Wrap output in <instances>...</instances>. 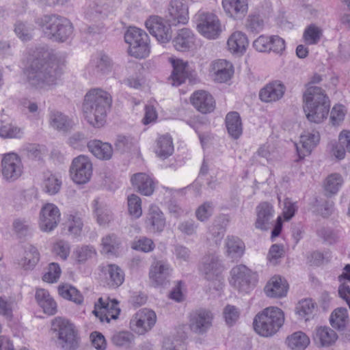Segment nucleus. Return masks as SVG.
<instances>
[{
	"label": "nucleus",
	"mask_w": 350,
	"mask_h": 350,
	"mask_svg": "<svg viewBox=\"0 0 350 350\" xmlns=\"http://www.w3.org/2000/svg\"><path fill=\"white\" fill-rule=\"evenodd\" d=\"M28 84L37 89L47 90L56 85L62 68L53 55L42 49L24 70Z\"/></svg>",
	"instance_id": "nucleus-1"
},
{
	"label": "nucleus",
	"mask_w": 350,
	"mask_h": 350,
	"mask_svg": "<svg viewBox=\"0 0 350 350\" xmlns=\"http://www.w3.org/2000/svg\"><path fill=\"white\" fill-rule=\"evenodd\" d=\"M111 102V97L106 91L100 88L89 90L85 95L82 106L85 120L94 127L103 126Z\"/></svg>",
	"instance_id": "nucleus-2"
},
{
	"label": "nucleus",
	"mask_w": 350,
	"mask_h": 350,
	"mask_svg": "<svg viewBox=\"0 0 350 350\" xmlns=\"http://www.w3.org/2000/svg\"><path fill=\"white\" fill-rule=\"evenodd\" d=\"M303 99L304 111L310 122L321 123L327 117L330 108L329 100L321 88H308Z\"/></svg>",
	"instance_id": "nucleus-3"
},
{
	"label": "nucleus",
	"mask_w": 350,
	"mask_h": 350,
	"mask_svg": "<svg viewBox=\"0 0 350 350\" xmlns=\"http://www.w3.org/2000/svg\"><path fill=\"white\" fill-rule=\"evenodd\" d=\"M284 322L283 311L277 307H269L256 315L253 325L258 334L269 337L279 331Z\"/></svg>",
	"instance_id": "nucleus-4"
},
{
	"label": "nucleus",
	"mask_w": 350,
	"mask_h": 350,
	"mask_svg": "<svg viewBox=\"0 0 350 350\" xmlns=\"http://www.w3.org/2000/svg\"><path fill=\"white\" fill-rule=\"evenodd\" d=\"M39 23L45 36L54 41L64 42L73 33V26L70 21L59 15H44L40 19Z\"/></svg>",
	"instance_id": "nucleus-5"
},
{
	"label": "nucleus",
	"mask_w": 350,
	"mask_h": 350,
	"mask_svg": "<svg viewBox=\"0 0 350 350\" xmlns=\"http://www.w3.org/2000/svg\"><path fill=\"white\" fill-rule=\"evenodd\" d=\"M124 41L129 45V54L137 59L147 57L150 53V39L147 33L139 28L130 27L124 33Z\"/></svg>",
	"instance_id": "nucleus-6"
},
{
	"label": "nucleus",
	"mask_w": 350,
	"mask_h": 350,
	"mask_svg": "<svg viewBox=\"0 0 350 350\" xmlns=\"http://www.w3.org/2000/svg\"><path fill=\"white\" fill-rule=\"evenodd\" d=\"M51 330L57 337L62 347L66 350H75L79 342L74 325L67 319L56 317L51 323Z\"/></svg>",
	"instance_id": "nucleus-7"
},
{
	"label": "nucleus",
	"mask_w": 350,
	"mask_h": 350,
	"mask_svg": "<svg viewBox=\"0 0 350 350\" xmlns=\"http://www.w3.org/2000/svg\"><path fill=\"white\" fill-rule=\"evenodd\" d=\"M157 321L156 313L148 308L139 310L130 321V328L138 334H144L150 331Z\"/></svg>",
	"instance_id": "nucleus-8"
},
{
	"label": "nucleus",
	"mask_w": 350,
	"mask_h": 350,
	"mask_svg": "<svg viewBox=\"0 0 350 350\" xmlns=\"http://www.w3.org/2000/svg\"><path fill=\"white\" fill-rule=\"evenodd\" d=\"M70 176L77 184L88 183L92 175V164L85 155H79L72 160L70 167Z\"/></svg>",
	"instance_id": "nucleus-9"
},
{
	"label": "nucleus",
	"mask_w": 350,
	"mask_h": 350,
	"mask_svg": "<svg viewBox=\"0 0 350 350\" xmlns=\"http://www.w3.org/2000/svg\"><path fill=\"white\" fill-rule=\"evenodd\" d=\"M197 29L203 36L208 39H215L221 31L217 16L210 12L199 14Z\"/></svg>",
	"instance_id": "nucleus-10"
},
{
	"label": "nucleus",
	"mask_w": 350,
	"mask_h": 350,
	"mask_svg": "<svg viewBox=\"0 0 350 350\" xmlns=\"http://www.w3.org/2000/svg\"><path fill=\"white\" fill-rule=\"evenodd\" d=\"M60 219L59 208L54 204L47 203L40 210L39 226L42 231L49 232L57 226Z\"/></svg>",
	"instance_id": "nucleus-11"
},
{
	"label": "nucleus",
	"mask_w": 350,
	"mask_h": 350,
	"mask_svg": "<svg viewBox=\"0 0 350 350\" xmlns=\"http://www.w3.org/2000/svg\"><path fill=\"white\" fill-rule=\"evenodd\" d=\"M213 313L206 309L200 308L189 314V326L190 329L198 334H203L211 327Z\"/></svg>",
	"instance_id": "nucleus-12"
},
{
	"label": "nucleus",
	"mask_w": 350,
	"mask_h": 350,
	"mask_svg": "<svg viewBox=\"0 0 350 350\" xmlns=\"http://www.w3.org/2000/svg\"><path fill=\"white\" fill-rule=\"evenodd\" d=\"M230 273V283L239 291L248 293L252 288V271L245 265L235 266L232 269Z\"/></svg>",
	"instance_id": "nucleus-13"
},
{
	"label": "nucleus",
	"mask_w": 350,
	"mask_h": 350,
	"mask_svg": "<svg viewBox=\"0 0 350 350\" xmlns=\"http://www.w3.org/2000/svg\"><path fill=\"white\" fill-rule=\"evenodd\" d=\"M172 269L167 260H155L149 269V278L154 286H164L170 281Z\"/></svg>",
	"instance_id": "nucleus-14"
},
{
	"label": "nucleus",
	"mask_w": 350,
	"mask_h": 350,
	"mask_svg": "<svg viewBox=\"0 0 350 350\" xmlns=\"http://www.w3.org/2000/svg\"><path fill=\"white\" fill-rule=\"evenodd\" d=\"M150 34L161 42L166 43L172 38L170 25H167L163 19L158 16H152L145 23Z\"/></svg>",
	"instance_id": "nucleus-15"
},
{
	"label": "nucleus",
	"mask_w": 350,
	"mask_h": 350,
	"mask_svg": "<svg viewBox=\"0 0 350 350\" xmlns=\"http://www.w3.org/2000/svg\"><path fill=\"white\" fill-rule=\"evenodd\" d=\"M2 175L5 179L14 181L23 173V166L20 157L14 153L5 154L2 161Z\"/></svg>",
	"instance_id": "nucleus-16"
},
{
	"label": "nucleus",
	"mask_w": 350,
	"mask_h": 350,
	"mask_svg": "<svg viewBox=\"0 0 350 350\" xmlns=\"http://www.w3.org/2000/svg\"><path fill=\"white\" fill-rule=\"evenodd\" d=\"M166 18L172 25L186 24L189 20V8L186 2L184 0H171Z\"/></svg>",
	"instance_id": "nucleus-17"
},
{
	"label": "nucleus",
	"mask_w": 350,
	"mask_h": 350,
	"mask_svg": "<svg viewBox=\"0 0 350 350\" xmlns=\"http://www.w3.org/2000/svg\"><path fill=\"white\" fill-rule=\"evenodd\" d=\"M166 224L165 217L159 206L151 205L148 211L145 227L150 232L161 233L163 231Z\"/></svg>",
	"instance_id": "nucleus-18"
},
{
	"label": "nucleus",
	"mask_w": 350,
	"mask_h": 350,
	"mask_svg": "<svg viewBox=\"0 0 350 350\" xmlns=\"http://www.w3.org/2000/svg\"><path fill=\"white\" fill-rule=\"evenodd\" d=\"M190 99L193 107L202 113H211L215 108V102L213 97L204 90H198L193 92Z\"/></svg>",
	"instance_id": "nucleus-19"
},
{
	"label": "nucleus",
	"mask_w": 350,
	"mask_h": 350,
	"mask_svg": "<svg viewBox=\"0 0 350 350\" xmlns=\"http://www.w3.org/2000/svg\"><path fill=\"white\" fill-rule=\"evenodd\" d=\"M286 88L281 81H273L260 90L259 98L265 103L275 102L283 97Z\"/></svg>",
	"instance_id": "nucleus-20"
},
{
	"label": "nucleus",
	"mask_w": 350,
	"mask_h": 350,
	"mask_svg": "<svg viewBox=\"0 0 350 350\" xmlns=\"http://www.w3.org/2000/svg\"><path fill=\"white\" fill-rule=\"evenodd\" d=\"M256 220L255 227L261 230L269 229L274 216L273 206L269 202H264L259 204L256 208Z\"/></svg>",
	"instance_id": "nucleus-21"
},
{
	"label": "nucleus",
	"mask_w": 350,
	"mask_h": 350,
	"mask_svg": "<svg viewBox=\"0 0 350 350\" xmlns=\"http://www.w3.org/2000/svg\"><path fill=\"white\" fill-rule=\"evenodd\" d=\"M320 141L319 133L317 131H304L300 136L299 144L297 146V151L300 159L304 158L310 154L314 148L317 146Z\"/></svg>",
	"instance_id": "nucleus-22"
},
{
	"label": "nucleus",
	"mask_w": 350,
	"mask_h": 350,
	"mask_svg": "<svg viewBox=\"0 0 350 350\" xmlns=\"http://www.w3.org/2000/svg\"><path fill=\"white\" fill-rule=\"evenodd\" d=\"M249 0H222V6L228 17L241 20L248 12Z\"/></svg>",
	"instance_id": "nucleus-23"
},
{
	"label": "nucleus",
	"mask_w": 350,
	"mask_h": 350,
	"mask_svg": "<svg viewBox=\"0 0 350 350\" xmlns=\"http://www.w3.org/2000/svg\"><path fill=\"white\" fill-rule=\"evenodd\" d=\"M173 70L168 81L173 86H179L188 77V64L180 59L170 58Z\"/></svg>",
	"instance_id": "nucleus-24"
},
{
	"label": "nucleus",
	"mask_w": 350,
	"mask_h": 350,
	"mask_svg": "<svg viewBox=\"0 0 350 350\" xmlns=\"http://www.w3.org/2000/svg\"><path fill=\"white\" fill-rule=\"evenodd\" d=\"M200 270L207 280H212L219 276L224 267L217 256L209 255L203 258Z\"/></svg>",
	"instance_id": "nucleus-25"
},
{
	"label": "nucleus",
	"mask_w": 350,
	"mask_h": 350,
	"mask_svg": "<svg viewBox=\"0 0 350 350\" xmlns=\"http://www.w3.org/2000/svg\"><path fill=\"white\" fill-rule=\"evenodd\" d=\"M195 40L193 33L189 29L183 28L177 31L172 43L177 51H187L193 46Z\"/></svg>",
	"instance_id": "nucleus-26"
},
{
	"label": "nucleus",
	"mask_w": 350,
	"mask_h": 350,
	"mask_svg": "<svg viewBox=\"0 0 350 350\" xmlns=\"http://www.w3.org/2000/svg\"><path fill=\"white\" fill-rule=\"evenodd\" d=\"M98 310L100 313H105L108 322L110 319H117L120 312L116 300H109V298L104 299L103 297H100L98 302L95 304L94 312L96 316H98Z\"/></svg>",
	"instance_id": "nucleus-27"
},
{
	"label": "nucleus",
	"mask_w": 350,
	"mask_h": 350,
	"mask_svg": "<svg viewBox=\"0 0 350 350\" xmlns=\"http://www.w3.org/2000/svg\"><path fill=\"white\" fill-rule=\"evenodd\" d=\"M226 255L232 260L240 259L245 250L244 243L237 237L228 236L225 241Z\"/></svg>",
	"instance_id": "nucleus-28"
},
{
	"label": "nucleus",
	"mask_w": 350,
	"mask_h": 350,
	"mask_svg": "<svg viewBox=\"0 0 350 350\" xmlns=\"http://www.w3.org/2000/svg\"><path fill=\"white\" fill-rule=\"evenodd\" d=\"M212 70L215 81L219 83H224L229 80L234 72L232 64L224 59H219L213 62Z\"/></svg>",
	"instance_id": "nucleus-29"
},
{
	"label": "nucleus",
	"mask_w": 350,
	"mask_h": 350,
	"mask_svg": "<svg viewBox=\"0 0 350 350\" xmlns=\"http://www.w3.org/2000/svg\"><path fill=\"white\" fill-rule=\"evenodd\" d=\"M288 291V284L280 276L273 277L265 287V292L268 297H282Z\"/></svg>",
	"instance_id": "nucleus-30"
},
{
	"label": "nucleus",
	"mask_w": 350,
	"mask_h": 350,
	"mask_svg": "<svg viewBox=\"0 0 350 350\" xmlns=\"http://www.w3.org/2000/svg\"><path fill=\"white\" fill-rule=\"evenodd\" d=\"M313 339L321 347H329L335 343L338 339V335L329 327L320 326L315 329Z\"/></svg>",
	"instance_id": "nucleus-31"
},
{
	"label": "nucleus",
	"mask_w": 350,
	"mask_h": 350,
	"mask_svg": "<svg viewBox=\"0 0 350 350\" xmlns=\"http://www.w3.org/2000/svg\"><path fill=\"white\" fill-rule=\"evenodd\" d=\"M131 183L138 191L144 196H150L154 191L152 180L144 173H137L131 178Z\"/></svg>",
	"instance_id": "nucleus-32"
},
{
	"label": "nucleus",
	"mask_w": 350,
	"mask_h": 350,
	"mask_svg": "<svg viewBox=\"0 0 350 350\" xmlns=\"http://www.w3.org/2000/svg\"><path fill=\"white\" fill-rule=\"evenodd\" d=\"M36 299L45 314L53 315L57 312V304L49 291L38 289L36 292Z\"/></svg>",
	"instance_id": "nucleus-33"
},
{
	"label": "nucleus",
	"mask_w": 350,
	"mask_h": 350,
	"mask_svg": "<svg viewBox=\"0 0 350 350\" xmlns=\"http://www.w3.org/2000/svg\"><path fill=\"white\" fill-rule=\"evenodd\" d=\"M122 241L120 237L114 233L104 236L101 239V253L116 256L120 251Z\"/></svg>",
	"instance_id": "nucleus-34"
},
{
	"label": "nucleus",
	"mask_w": 350,
	"mask_h": 350,
	"mask_svg": "<svg viewBox=\"0 0 350 350\" xmlns=\"http://www.w3.org/2000/svg\"><path fill=\"white\" fill-rule=\"evenodd\" d=\"M226 126L228 134L234 139L240 137L243 126L239 114L237 111L229 112L226 116Z\"/></svg>",
	"instance_id": "nucleus-35"
},
{
	"label": "nucleus",
	"mask_w": 350,
	"mask_h": 350,
	"mask_svg": "<svg viewBox=\"0 0 350 350\" xmlns=\"http://www.w3.org/2000/svg\"><path fill=\"white\" fill-rule=\"evenodd\" d=\"M227 45L231 52L243 54L248 46V40L243 32L235 31L229 37Z\"/></svg>",
	"instance_id": "nucleus-36"
},
{
	"label": "nucleus",
	"mask_w": 350,
	"mask_h": 350,
	"mask_svg": "<svg viewBox=\"0 0 350 350\" xmlns=\"http://www.w3.org/2000/svg\"><path fill=\"white\" fill-rule=\"evenodd\" d=\"M89 150L98 159H109L113 154V148L110 144L103 143L100 140H92L88 144Z\"/></svg>",
	"instance_id": "nucleus-37"
},
{
	"label": "nucleus",
	"mask_w": 350,
	"mask_h": 350,
	"mask_svg": "<svg viewBox=\"0 0 350 350\" xmlns=\"http://www.w3.org/2000/svg\"><path fill=\"white\" fill-rule=\"evenodd\" d=\"M310 342L309 337L301 331L293 333L286 339V344L291 350H305Z\"/></svg>",
	"instance_id": "nucleus-38"
},
{
	"label": "nucleus",
	"mask_w": 350,
	"mask_h": 350,
	"mask_svg": "<svg viewBox=\"0 0 350 350\" xmlns=\"http://www.w3.org/2000/svg\"><path fill=\"white\" fill-rule=\"evenodd\" d=\"M174 146L172 138L168 134L161 135L157 140L155 153L162 159H166L172 154Z\"/></svg>",
	"instance_id": "nucleus-39"
},
{
	"label": "nucleus",
	"mask_w": 350,
	"mask_h": 350,
	"mask_svg": "<svg viewBox=\"0 0 350 350\" xmlns=\"http://www.w3.org/2000/svg\"><path fill=\"white\" fill-rule=\"evenodd\" d=\"M349 320L347 308L342 307L336 308L329 317V322L332 327L339 331H342L346 328Z\"/></svg>",
	"instance_id": "nucleus-40"
},
{
	"label": "nucleus",
	"mask_w": 350,
	"mask_h": 350,
	"mask_svg": "<svg viewBox=\"0 0 350 350\" xmlns=\"http://www.w3.org/2000/svg\"><path fill=\"white\" fill-rule=\"evenodd\" d=\"M49 124L53 129L66 131L72 127V122L62 112L53 110L49 113Z\"/></svg>",
	"instance_id": "nucleus-41"
},
{
	"label": "nucleus",
	"mask_w": 350,
	"mask_h": 350,
	"mask_svg": "<svg viewBox=\"0 0 350 350\" xmlns=\"http://www.w3.org/2000/svg\"><path fill=\"white\" fill-rule=\"evenodd\" d=\"M94 213L100 226H107L113 219V214L109 206L98 200L94 201Z\"/></svg>",
	"instance_id": "nucleus-42"
},
{
	"label": "nucleus",
	"mask_w": 350,
	"mask_h": 350,
	"mask_svg": "<svg viewBox=\"0 0 350 350\" xmlns=\"http://www.w3.org/2000/svg\"><path fill=\"white\" fill-rule=\"evenodd\" d=\"M40 260V253L37 248L33 245L26 247L25 256L20 261V265L25 270H31L34 268Z\"/></svg>",
	"instance_id": "nucleus-43"
},
{
	"label": "nucleus",
	"mask_w": 350,
	"mask_h": 350,
	"mask_svg": "<svg viewBox=\"0 0 350 350\" xmlns=\"http://www.w3.org/2000/svg\"><path fill=\"white\" fill-rule=\"evenodd\" d=\"M316 307V304L311 299H304L297 304L295 312L300 319L307 321L313 317Z\"/></svg>",
	"instance_id": "nucleus-44"
},
{
	"label": "nucleus",
	"mask_w": 350,
	"mask_h": 350,
	"mask_svg": "<svg viewBox=\"0 0 350 350\" xmlns=\"http://www.w3.org/2000/svg\"><path fill=\"white\" fill-rule=\"evenodd\" d=\"M109 285L117 288L120 286L124 280V273L122 269L116 265H109L107 268Z\"/></svg>",
	"instance_id": "nucleus-45"
},
{
	"label": "nucleus",
	"mask_w": 350,
	"mask_h": 350,
	"mask_svg": "<svg viewBox=\"0 0 350 350\" xmlns=\"http://www.w3.org/2000/svg\"><path fill=\"white\" fill-rule=\"evenodd\" d=\"M61 177L57 174L47 173L45 174L44 180V191L50 195L57 193L62 187Z\"/></svg>",
	"instance_id": "nucleus-46"
},
{
	"label": "nucleus",
	"mask_w": 350,
	"mask_h": 350,
	"mask_svg": "<svg viewBox=\"0 0 350 350\" xmlns=\"http://www.w3.org/2000/svg\"><path fill=\"white\" fill-rule=\"evenodd\" d=\"M245 26L248 31L258 33L263 29L265 23L259 14H250L246 18Z\"/></svg>",
	"instance_id": "nucleus-47"
},
{
	"label": "nucleus",
	"mask_w": 350,
	"mask_h": 350,
	"mask_svg": "<svg viewBox=\"0 0 350 350\" xmlns=\"http://www.w3.org/2000/svg\"><path fill=\"white\" fill-rule=\"evenodd\" d=\"M59 294L64 299L72 301L77 304L83 302V297L80 292L74 286H62L58 288Z\"/></svg>",
	"instance_id": "nucleus-48"
},
{
	"label": "nucleus",
	"mask_w": 350,
	"mask_h": 350,
	"mask_svg": "<svg viewBox=\"0 0 350 350\" xmlns=\"http://www.w3.org/2000/svg\"><path fill=\"white\" fill-rule=\"evenodd\" d=\"M66 226L69 232L75 236L79 235L83 226L80 215L77 213H71L68 215Z\"/></svg>",
	"instance_id": "nucleus-49"
},
{
	"label": "nucleus",
	"mask_w": 350,
	"mask_h": 350,
	"mask_svg": "<svg viewBox=\"0 0 350 350\" xmlns=\"http://www.w3.org/2000/svg\"><path fill=\"white\" fill-rule=\"evenodd\" d=\"M343 179L339 174H332L329 175L324 183V187L326 192L329 194H336L342 187Z\"/></svg>",
	"instance_id": "nucleus-50"
},
{
	"label": "nucleus",
	"mask_w": 350,
	"mask_h": 350,
	"mask_svg": "<svg viewBox=\"0 0 350 350\" xmlns=\"http://www.w3.org/2000/svg\"><path fill=\"white\" fill-rule=\"evenodd\" d=\"M322 35L323 32L321 29L312 24L304 30L303 38L307 44L313 45L319 42Z\"/></svg>",
	"instance_id": "nucleus-51"
},
{
	"label": "nucleus",
	"mask_w": 350,
	"mask_h": 350,
	"mask_svg": "<svg viewBox=\"0 0 350 350\" xmlns=\"http://www.w3.org/2000/svg\"><path fill=\"white\" fill-rule=\"evenodd\" d=\"M92 67L98 74H107L111 71V62L106 55H100L92 63Z\"/></svg>",
	"instance_id": "nucleus-52"
},
{
	"label": "nucleus",
	"mask_w": 350,
	"mask_h": 350,
	"mask_svg": "<svg viewBox=\"0 0 350 350\" xmlns=\"http://www.w3.org/2000/svg\"><path fill=\"white\" fill-rule=\"evenodd\" d=\"M96 254V252L94 247L83 245L75 249L73 256L79 263H83L92 258Z\"/></svg>",
	"instance_id": "nucleus-53"
},
{
	"label": "nucleus",
	"mask_w": 350,
	"mask_h": 350,
	"mask_svg": "<svg viewBox=\"0 0 350 350\" xmlns=\"http://www.w3.org/2000/svg\"><path fill=\"white\" fill-rule=\"evenodd\" d=\"M128 209L129 214L134 218H139L142 215V200L135 194L128 196Z\"/></svg>",
	"instance_id": "nucleus-54"
},
{
	"label": "nucleus",
	"mask_w": 350,
	"mask_h": 350,
	"mask_svg": "<svg viewBox=\"0 0 350 350\" xmlns=\"http://www.w3.org/2000/svg\"><path fill=\"white\" fill-rule=\"evenodd\" d=\"M241 315V310L235 306L226 305L223 310V316L225 322L229 326H232L239 320Z\"/></svg>",
	"instance_id": "nucleus-55"
},
{
	"label": "nucleus",
	"mask_w": 350,
	"mask_h": 350,
	"mask_svg": "<svg viewBox=\"0 0 350 350\" xmlns=\"http://www.w3.org/2000/svg\"><path fill=\"white\" fill-rule=\"evenodd\" d=\"M155 245L151 239L146 237H142L135 239L131 243V248L134 250L143 252H150L154 250Z\"/></svg>",
	"instance_id": "nucleus-56"
},
{
	"label": "nucleus",
	"mask_w": 350,
	"mask_h": 350,
	"mask_svg": "<svg viewBox=\"0 0 350 350\" xmlns=\"http://www.w3.org/2000/svg\"><path fill=\"white\" fill-rule=\"evenodd\" d=\"M31 26L21 22L18 21L15 24L14 31L18 37L23 41L29 40L32 38Z\"/></svg>",
	"instance_id": "nucleus-57"
},
{
	"label": "nucleus",
	"mask_w": 350,
	"mask_h": 350,
	"mask_svg": "<svg viewBox=\"0 0 350 350\" xmlns=\"http://www.w3.org/2000/svg\"><path fill=\"white\" fill-rule=\"evenodd\" d=\"M61 269L57 263L49 264L47 272L43 275V280L49 283H54L57 281L61 275Z\"/></svg>",
	"instance_id": "nucleus-58"
},
{
	"label": "nucleus",
	"mask_w": 350,
	"mask_h": 350,
	"mask_svg": "<svg viewBox=\"0 0 350 350\" xmlns=\"http://www.w3.org/2000/svg\"><path fill=\"white\" fill-rule=\"evenodd\" d=\"M133 336L129 332H117L111 336L112 342L119 347L129 345L133 340Z\"/></svg>",
	"instance_id": "nucleus-59"
},
{
	"label": "nucleus",
	"mask_w": 350,
	"mask_h": 350,
	"mask_svg": "<svg viewBox=\"0 0 350 350\" xmlns=\"http://www.w3.org/2000/svg\"><path fill=\"white\" fill-rule=\"evenodd\" d=\"M213 213V203L211 202H206L197 208L196 215L198 220L204 221L212 215Z\"/></svg>",
	"instance_id": "nucleus-60"
},
{
	"label": "nucleus",
	"mask_w": 350,
	"mask_h": 350,
	"mask_svg": "<svg viewBox=\"0 0 350 350\" xmlns=\"http://www.w3.org/2000/svg\"><path fill=\"white\" fill-rule=\"evenodd\" d=\"M21 129L11 124H3L0 126V136L4 138L20 137Z\"/></svg>",
	"instance_id": "nucleus-61"
},
{
	"label": "nucleus",
	"mask_w": 350,
	"mask_h": 350,
	"mask_svg": "<svg viewBox=\"0 0 350 350\" xmlns=\"http://www.w3.org/2000/svg\"><path fill=\"white\" fill-rule=\"evenodd\" d=\"M53 250L57 256L66 260L69 256L70 247L67 241L59 240L54 244Z\"/></svg>",
	"instance_id": "nucleus-62"
},
{
	"label": "nucleus",
	"mask_w": 350,
	"mask_h": 350,
	"mask_svg": "<svg viewBox=\"0 0 350 350\" xmlns=\"http://www.w3.org/2000/svg\"><path fill=\"white\" fill-rule=\"evenodd\" d=\"M164 350H187L184 341L179 338H167L163 342Z\"/></svg>",
	"instance_id": "nucleus-63"
},
{
	"label": "nucleus",
	"mask_w": 350,
	"mask_h": 350,
	"mask_svg": "<svg viewBox=\"0 0 350 350\" xmlns=\"http://www.w3.org/2000/svg\"><path fill=\"white\" fill-rule=\"evenodd\" d=\"M345 116V107L342 105H336L330 113V121L333 125H338Z\"/></svg>",
	"instance_id": "nucleus-64"
}]
</instances>
